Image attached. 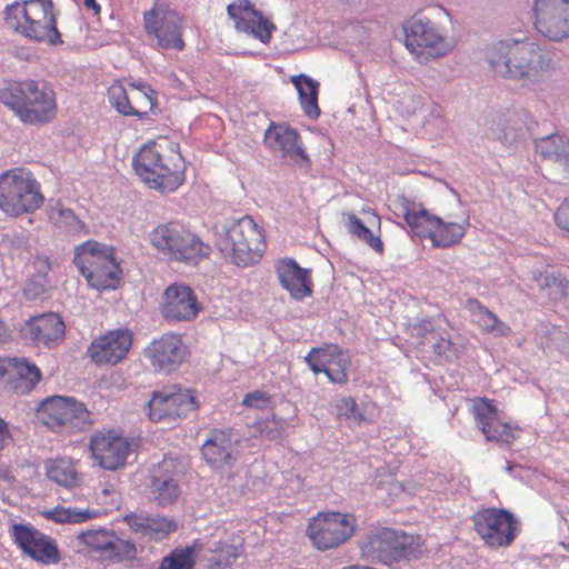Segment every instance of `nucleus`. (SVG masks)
<instances>
[{
    "label": "nucleus",
    "instance_id": "23",
    "mask_svg": "<svg viewBox=\"0 0 569 569\" xmlns=\"http://www.w3.org/2000/svg\"><path fill=\"white\" fill-rule=\"evenodd\" d=\"M186 347L179 335L164 333L153 339L144 349V357L158 372L170 373L186 359Z\"/></svg>",
    "mask_w": 569,
    "mask_h": 569
},
{
    "label": "nucleus",
    "instance_id": "5",
    "mask_svg": "<svg viewBox=\"0 0 569 569\" xmlns=\"http://www.w3.org/2000/svg\"><path fill=\"white\" fill-rule=\"evenodd\" d=\"M217 247L232 263L246 268L260 261L264 234L250 216H242L222 226Z\"/></svg>",
    "mask_w": 569,
    "mask_h": 569
},
{
    "label": "nucleus",
    "instance_id": "1",
    "mask_svg": "<svg viewBox=\"0 0 569 569\" xmlns=\"http://www.w3.org/2000/svg\"><path fill=\"white\" fill-rule=\"evenodd\" d=\"M485 59L496 78L527 89L538 87L556 67L555 53L527 37L493 41L487 47Z\"/></svg>",
    "mask_w": 569,
    "mask_h": 569
},
{
    "label": "nucleus",
    "instance_id": "26",
    "mask_svg": "<svg viewBox=\"0 0 569 569\" xmlns=\"http://www.w3.org/2000/svg\"><path fill=\"white\" fill-rule=\"evenodd\" d=\"M273 269L281 288L292 299L301 301L312 295L311 270L300 267L293 258L276 260Z\"/></svg>",
    "mask_w": 569,
    "mask_h": 569
},
{
    "label": "nucleus",
    "instance_id": "47",
    "mask_svg": "<svg viewBox=\"0 0 569 569\" xmlns=\"http://www.w3.org/2000/svg\"><path fill=\"white\" fill-rule=\"evenodd\" d=\"M109 102L119 113L123 116H134L139 119H143L148 114V111L142 112L131 106L126 89L120 84L112 86L109 89Z\"/></svg>",
    "mask_w": 569,
    "mask_h": 569
},
{
    "label": "nucleus",
    "instance_id": "3",
    "mask_svg": "<svg viewBox=\"0 0 569 569\" xmlns=\"http://www.w3.org/2000/svg\"><path fill=\"white\" fill-rule=\"evenodd\" d=\"M0 101L26 124L50 122L57 113L53 90L42 80L26 79L0 89Z\"/></svg>",
    "mask_w": 569,
    "mask_h": 569
},
{
    "label": "nucleus",
    "instance_id": "57",
    "mask_svg": "<svg viewBox=\"0 0 569 569\" xmlns=\"http://www.w3.org/2000/svg\"><path fill=\"white\" fill-rule=\"evenodd\" d=\"M556 224L569 236V198L566 199L555 213Z\"/></svg>",
    "mask_w": 569,
    "mask_h": 569
},
{
    "label": "nucleus",
    "instance_id": "58",
    "mask_svg": "<svg viewBox=\"0 0 569 569\" xmlns=\"http://www.w3.org/2000/svg\"><path fill=\"white\" fill-rule=\"evenodd\" d=\"M34 276H42L43 278H50L49 272L52 268L50 258L44 254H38L33 261Z\"/></svg>",
    "mask_w": 569,
    "mask_h": 569
},
{
    "label": "nucleus",
    "instance_id": "41",
    "mask_svg": "<svg viewBox=\"0 0 569 569\" xmlns=\"http://www.w3.org/2000/svg\"><path fill=\"white\" fill-rule=\"evenodd\" d=\"M537 333L540 336V347L545 352L558 351L561 355H569V339L561 328L549 323H540Z\"/></svg>",
    "mask_w": 569,
    "mask_h": 569
},
{
    "label": "nucleus",
    "instance_id": "15",
    "mask_svg": "<svg viewBox=\"0 0 569 569\" xmlns=\"http://www.w3.org/2000/svg\"><path fill=\"white\" fill-rule=\"evenodd\" d=\"M533 27L545 39L561 42L569 38V0H535Z\"/></svg>",
    "mask_w": 569,
    "mask_h": 569
},
{
    "label": "nucleus",
    "instance_id": "45",
    "mask_svg": "<svg viewBox=\"0 0 569 569\" xmlns=\"http://www.w3.org/2000/svg\"><path fill=\"white\" fill-rule=\"evenodd\" d=\"M347 230L350 234L366 242L371 249L378 253L383 252V243L380 237H376L372 231L367 228L363 222L353 213H347Z\"/></svg>",
    "mask_w": 569,
    "mask_h": 569
},
{
    "label": "nucleus",
    "instance_id": "9",
    "mask_svg": "<svg viewBox=\"0 0 569 569\" xmlns=\"http://www.w3.org/2000/svg\"><path fill=\"white\" fill-rule=\"evenodd\" d=\"M37 411L48 428L62 435L83 431L92 423L86 406L70 397H48L39 403Z\"/></svg>",
    "mask_w": 569,
    "mask_h": 569
},
{
    "label": "nucleus",
    "instance_id": "12",
    "mask_svg": "<svg viewBox=\"0 0 569 569\" xmlns=\"http://www.w3.org/2000/svg\"><path fill=\"white\" fill-rule=\"evenodd\" d=\"M143 26L146 32L157 39L159 48L183 50V20L168 3L156 1L153 7L143 13Z\"/></svg>",
    "mask_w": 569,
    "mask_h": 569
},
{
    "label": "nucleus",
    "instance_id": "21",
    "mask_svg": "<svg viewBox=\"0 0 569 569\" xmlns=\"http://www.w3.org/2000/svg\"><path fill=\"white\" fill-rule=\"evenodd\" d=\"M12 536L18 547L37 562L56 565L60 561V552L56 541L32 526L13 525Z\"/></svg>",
    "mask_w": 569,
    "mask_h": 569
},
{
    "label": "nucleus",
    "instance_id": "55",
    "mask_svg": "<svg viewBox=\"0 0 569 569\" xmlns=\"http://www.w3.org/2000/svg\"><path fill=\"white\" fill-rule=\"evenodd\" d=\"M242 405L248 408L266 409L270 405V396L264 391L257 390L246 395Z\"/></svg>",
    "mask_w": 569,
    "mask_h": 569
},
{
    "label": "nucleus",
    "instance_id": "32",
    "mask_svg": "<svg viewBox=\"0 0 569 569\" xmlns=\"http://www.w3.org/2000/svg\"><path fill=\"white\" fill-rule=\"evenodd\" d=\"M399 207L409 232L420 239L428 238L437 216L429 213L421 203H416L407 198H401Z\"/></svg>",
    "mask_w": 569,
    "mask_h": 569
},
{
    "label": "nucleus",
    "instance_id": "44",
    "mask_svg": "<svg viewBox=\"0 0 569 569\" xmlns=\"http://www.w3.org/2000/svg\"><path fill=\"white\" fill-rule=\"evenodd\" d=\"M42 516L57 523H81L94 516L89 509H79L76 507H56L42 511Z\"/></svg>",
    "mask_w": 569,
    "mask_h": 569
},
{
    "label": "nucleus",
    "instance_id": "20",
    "mask_svg": "<svg viewBox=\"0 0 569 569\" xmlns=\"http://www.w3.org/2000/svg\"><path fill=\"white\" fill-rule=\"evenodd\" d=\"M20 335L38 348L53 349L63 342L66 326L56 312L30 317L20 328Z\"/></svg>",
    "mask_w": 569,
    "mask_h": 569
},
{
    "label": "nucleus",
    "instance_id": "18",
    "mask_svg": "<svg viewBox=\"0 0 569 569\" xmlns=\"http://www.w3.org/2000/svg\"><path fill=\"white\" fill-rule=\"evenodd\" d=\"M264 144L274 156L296 166H309L299 132L286 123L271 122L264 131Z\"/></svg>",
    "mask_w": 569,
    "mask_h": 569
},
{
    "label": "nucleus",
    "instance_id": "59",
    "mask_svg": "<svg viewBox=\"0 0 569 569\" xmlns=\"http://www.w3.org/2000/svg\"><path fill=\"white\" fill-rule=\"evenodd\" d=\"M130 86L142 92V94L144 96V98L148 100V102L150 104V110H152V108L154 107V103H156L154 98H153V96L156 94V91L151 88V86L148 83H144V82H131Z\"/></svg>",
    "mask_w": 569,
    "mask_h": 569
},
{
    "label": "nucleus",
    "instance_id": "61",
    "mask_svg": "<svg viewBox=\"0 0 569 569\" xmlns=\"http://www.w3.org/2000/svg\"><path fill=\"white\" fill-rule=\"evenodd\" d=\"M228 542L221 540H213L207 543L206 550L211 552L212 556L219 553Z\"/></svg>",
    "mask_w": 569,
    "mask_h": 569
},
{
    "label": "nucleus",
    "instance_id": "31",
    "mask_svg": "<svg viewBox=\"0 0 569 569\" xmlns=\"http://www.w3.org/2000/svg\"><path fill=\"white\" fill-rule=\"evenodd\" d=\"M211 252V247L203 242L194 232L184 228L179 242L169 257L170 261L197 266Z\"/></svg>",
    "mask_w": 569,
    "mask_h": 569
},
{
    "label": "nucleus",
    "instance_id": "63",
    "mask_svg": "<svg viewBox=\"0 0 569 569\" xmlns=\"http://www.w3.org/2000/svg\"><path fill=\"white\" fill-rule=\"evenodd\" d=\"M83 4L87 9L94 10L97 14L100 12V6L96 0H83Z\"/></svg>",
    "mask_w": 569,
    "mask_h": 569
},
{
    "label": "nucleus",
    "instance_id": "17",
    "mask_svg": "<svg viewBox=\"0 0 569 569\" xmlns=\"http://www.w3.org/2000/svg\"><path fill=\"white\" fill-rule=\"evenodd\" d=\"M132 441L113 429L94 432L89 442L93 459L106 470H117L124 466L132 450Z\"/></svg>",
    "mask_w": 569,
    "mask_h": 569
},
{
    "label": "nucleus",
    "instance_id": "53",
    "mask_svg": "<svg viewBox=\"0 0 569 569\" xmlns=\"http://www.w3.org/2000/svg\"><path fill=\"white\" fill-rule=\"evenodd\" d=\"M3 243L14 253L28 251L30 248L29 237L24 232H12L6 234Z\"/></svg>",
    "mask_w": 569,
    "mask_h": 569
},
{
    "label": "nucleus",
    "instance_id": "33",
    "mask_svg": "<svg viewBox=\"0 0 569 569\" xmlns=\"http://www.w3.org/2000/svg\"><path fill=\"white\" fill-rule=\"evenodd\" d=\"M535 149L542 159L558 163L569 173V138L548 134L535 141Z\"/></svg>",
    "mask_w": 569,
    "mask_h": 569
},
{
    "label": "nucleus",
    "instance_id": "19",
    "mask_svg": "<svg viewBox=\"0 0 569 569\" xmlns=\"http://www.w3.org/2000/svg\"><path fill=\"white\" fill-rule=\"evenodd\" d=\"M535 121L522 107L511 106L491 116L488 137L503 143H513L531 130Z\"/></svg>",
    "mask_w": 569,
    "mask_h": 569
},
{
    "label": "nucleus",
    "instance_id": "6",
    "mask_svg": "<svg viewBox=\"0 0 569 569\" xmlns=\"http://www.w3.org/2000/svg\"><path fill=\"white\" fill-rule=\"evenodd\" d=\"M73 263L97 290L116 289L122 277L114 248L96 240H87L74 248Z\"/></svg>",
    "mask_w": 569,
    "mask_h": 569
},
{
    "label": "nucleus",
    "instance_id": "2",
    "mask_svg": "<svg viewBox=\"0 0 569 569\" xmlns=\"http://www.w3.org/2000/svg\"><path fill=\"white\" fill-rule=\"evenodd\" d=\"M178 144L150 141L141 147L132 163L137 174L152 189L172 192L184 180V160Z\"/></svg>",
    "mask_w": 569,
    "mask_h": 569
},
{
    "label": "nucleus",
    "instance_id": "35",
    "mask_svg": "<svg viewBox=\"0 0 569 569\" xmlns=\"http://www.w3.org/2000/svg\"><path fill=\"white\" fill-rule=\"evenodd\" d=\"M466 308L470 312L472 321L477 323L483 332H492L499 337H507L511 333V328L479 300L468 299Z\"/></svg>",
    "mask_w": 569,
    "mask_h": 569
},
{
    "label": "nucleus",
    "instance_id": "25",
    "mask_svg": "<svg viewBox=\"0 0 569 569\" xmlns=\"http://www.w3.org/2000/svg\"><path fill=\"white\" fill-rule=\"evenodd\" d=\"M201 306L198 302L194 291L187 284H170L163 293L162 315L169 321H191Z\"/></svg>",
    "mask_w": 569,
    "mask_h": 569
},
{
    "label": "nucleus",
    "instance_id": "38",
    "mask_svg": "<svg viewBox=\"0 0 569 569\" xmlns=\"http://www.w3.org/2000/svg\"><path fill=\"white\" fill-rule=\"evenodd\" d=\"M466 226H469L468 221L465 224H460L457 222H445L441 218L437 217L428 238L436 248H449L461 241L466 232Z\"/></svg>",
    "mask_w": 569,
    "mask_h": 569
},
{
    "label": "nucleus",
    "instance_id": "54",
    "mask_svg": "<svg viewBox=\"0 0 569 569\" xmlns=\"http://www.w3.org/2000/svg\"><path fill=\"white\" fill-rule=\"evenodd\" d=\"M337 415L339 417H345L348 419H361L362 415L358 409V405L355 398L345 397L337 401L336 403Z\"/></svg>",
    "mask_w": 569,
    "mask_h": 569
},
{
    "label": "nucleus",
    "instance_id": "64",
    "mask_svg": "<svg viewBox=\"0 0 569 569\" xmlns=\"http://www.w3.org/2000/svg\"><path fill=\"white\" fill-rule=\"evenodd\" d=\"M9 436L7 423L0 419V438L3 440Z\"/></svg>",
    "mask_w": 569,
    "mask_h": 569
},
{
    "label": "nucleus",
    "instance_id": "4",
    "mask_svg": "<svg viewBox=\"0 0 569 569\" xmlns=\"http://www.w3.org/2000/svg\"><path fill=\"white\" fill-rule=\"evenodd\" d=\"M7 23L18 33L48 46L62 44L52 0L16 1L6 8Z\"/></svg>",
    "mask_w": 569,
    "mask_h": 569
},
{
    "label": "nucleus",
    "instance_id": "39",
    "mask_svg": "<svg viewBox=\"0 0 569 569\" xmlns=\"http://www.w3.org/2000/svg\"><path fill=\"white\" fill-rule=\"evenodd\" d=\"M44 469L48 478L59 486L73 488L81 482V476L70 459H50L46 462Z\"/></svg>",
    "mask_w": 569,
    "mask_h": 569
},
{
    "label": "nucleus",
    "instance_id": "49",
    "mask_svg": "<svg viewBox=\"0 0 569 569\" xmlns=\"http://www.w3.org/2000/svg\"><path fill=\"white\" fill-rule=\"evenodd\" d=\"M260 435L268 440H278L286 436L288 422L283 418H266L257 423Z\"/></svg>",
    "mask_w": 569,
    "mask_h": 569
},
{
    "label": "nucleus",
    "instance_id": "22",
    "mask_svg": "<svg viewBox=\"0 0 569 569\" xmlns=\"http://www.w3.org/2000/svg\"><path fill=\"white\" fill-rule=\"evenodd\" d=\"M132 346L129 329H114L96 338L88 347V356L96 365L114 366L126 359Z\"/></svg>",
    "mask_w": 569,
    "mask_h": 569
},
{
    "label": "nucleus",
    "instance_id": "56",
    "mask_svg": "<svg viewBox=\"0 0 569 569\" xmlns=\"http://www.w3.org/2000/svg\"><path fill=\"white\" fill-rule=\"evenodd\" d=\"M413 329L416 330L418 337L423 338L427 341L435 339L439 333L436 329L433 319L430 318L421 319L415 325Z\"/></svg>",
    "mask_w": 569,
    "mask_h": 569
},
{
    "label": "nucleus",
    "instance_id": "40",
    "mask_svg": "<svg viewBox=\"0 0 569 569\" xmlns=\"http://www.w3.org/2000/svg\"><path fill=\"white\" fill-rule=\"evenodd\" d=\"M8 367L17 375L19 385L14 389L21 393L31 391L41 379L40 369L26 358H9Z\"/></svg>",
    "mask_w": 569,
    "mask_h": 569
},
{
    "label": "nucleus",
    "instance_id": "28",
    "mask_svg": "<svg viewBox=\"0 0 569 569\" xmlns=\"http://www.w3.org/2000/svg\"><path fill=\"white\" fill-rule=\"evenodd\" d=\"M237 440L231 432L213 430L201 447L206 462L216 470H230L238 461Z\"/></svg>",
    "mask_w": 569,
    "mask_h": 569
},
{
    "label": "nucleus",
    "instance_id": "14",
    "mask_svg": "<svg viewBox=\"0 0 569 569\" xmlns=\"http://www.w3.org/2000/svg\"><path fill=\"white\" fill-rule=\"evenodd\" d=\"M197 407V399L191 390L167 386L152 392L148 402V415L154 422L172 421L187 417Z\"/></svg>",
    "mask_w": 569,
    "mask_h": 569
},
{
    "label": "nucleus",
    "instance_id": "13",
    "mask_svg": "<svg viewBox=\"0 0 569 569\" xmlns=\"http://www.w3.org/2000/svg\"><path fill=\"white\" fill-rule=\"evenodd\" d=\"M473 529L491 548L510 546L518 535V521L515 516L501 508H482L471 518Z\"/></svg>",
    "mask_w": 569,
    "mask_h": 569
},
{
    "label": "nucleus",
    "instance_id": "46",
    "mask_svg": "<svg viewBox=\"0 0 569 569\" xmlns=\"http://www.w3.org/2000/svg\"><path fill=\"white\" fill-rule=\"evenodd\" d=\"M194 552V546L173 549L162 559L158 569H193L196 563Z\"/></svg>",
    "mask_w": 569,
    "mask_h": 569
},
{
    "label": "nucleus",
    "instance_id": "29",
    "mask_svg": "<svg viewBox=\"0 0 569 569\" xmlns=\"http://www.w3.org/2000/svg\"><path fill=\"white\" fill-rule=\"evenodd\" d=\"M123 520L132 532L149 540H161L178 528L176 521L169 517L146 512H130Z\"/></svg>",
    "mask_w": 569,
    "mask_h": 569
},
{
    "label": "nucleus",
    "instance_id": "52",
    "mask_svg": "<svg viewBox=\"0 0 569 569\" xmlns=\"http://www.w3.org/2000/svg\"><path fill=\"white\" fill-rule=\"evenodd\" d=\"M432 342L433 352L446 361H452L457 358V350L448 336L438 333Z\"/></svg>",
    "mask_w": 569,
    "mask_h": 569
},
{
    "label": "nucleus",
    "instance_id": "50",
    "mask_svg": "<svg viewBox=\"0 0 569 569\" xmlns=\"http://www.w3.org/2000/svg\"><path fill=\"white\" fill-rule=\"evenodd\" d=\"M50 278L31 274L23 287V295L29 300H38L50 289Z\"/></svg>",
    "mask_w": 569,
    "mask_h": 569
},
{
    "label": "nucleus",
    "instance_id": "62",
    "mask_svg": "<svg viewBox=\"0 0 569 569\" xmlns=\"http://www.w3.org/2000/svg\"><path fill=\"white\" fill-rule=\"evenodd\" d=\"M10 339V332L3 320L0 318V343L7 342Z\"/></svg>",
    "mask_w": 569,
    "mask_h": 569
},
{
    "label": "nucleus",
    "instance_id": "27",
    "mask_svg": "<svg viewBox=\"0 0 569 569\" xmlns=\"http://www.w3.org/2000/svg\"><path fill=\"white\" fill-rule=\"evenodd\" d=\"M471 410L476 423L487 441L509 445L515 440L516 436L512 427L500 420L492 400L486 398L477 399Z\"/></svg>",
    "mask_w": 569,
    "mask_h": 569
},
{
    "label": "nucleus",
    "instance_id": "11",
    "mask_svg": "<svg viewBox=\"0 0 569 569\" xmlns=\"http://www.w3.org/2000/svg\"><path fill=\"white\" fill-rule=\"evenodd\" d=\"M356 518L351 513L320 512L307 527L312 546L326 551L343 545L356 531Z\"/></svg>",
    "mask_w": 569,
    "mask_h": 569
},
{
    "label": "nucleus",
    "instance_id": "10",
    "mask_svg": "<svg viewBox=\"0 0 569 569\" xmlns=\"http://www.w3.org/2000/svg\"><path fill=\"white\" fill-rule=\"evenodd\" d=\"M402 28L405 46L421 62L445 57L453 48L439 27L426 17L415 14L405 21Z\"/></svg>",
    "mask_w": 569,
    "mask_h": 569
},
{
    "label": "nucleus",
    "instance_id": "8",
    "mask_svg": "<svg viewBox=\"0 0 569 569\" xmlns=\"http://www.w3.org/2000/svg\"><path fill=\"white\" fill-rule=\"evenodd\" d=\"M359 547L366 559L386 566L418 559L421 553L418 538L391 528H380L367 535Z\"/></svg>",
    "mask_w": 569,
    "mask_h": 569
},
{
    "label": "nucleus",
    "instance_id": "7",
    "mask_svg": "<svg viewBox=\"0 0 569 569\" xmlns=\"http://www.w3.org/2000/svg\"><path fill=\"white\" fill-rule=\"evenodd\" d=\"M43 202L41 186L31 171L13 168L0 174V210L7 216L32 213Z\"/></svg>",
    "mask_w": 569,
    "mask_h": 569
},
{
    "label": "nucleus",
    "instance_id": "48",
    "mask_svg": "<svg viewBox=\"0 0 569 569\" xmlns=\"http://www.w3.org/2000/svg\"><path fill=\"white\" fill-rule=\"evenodd\" d=\"M113 533L114 531L103 529L88 530L80 532L78 539L83 545L92 548V550L97 551L103 558L108 547H110V540Z\"/></svg>",
    "mask_w": 569,
    "mask_h": 569
},
{
    "label": "nucleus",
    "instance_id": "60",
    "mask_svg": "<svg viewBox=\"0 0 569 569\" xmlns=\"http://www.w3.org/2000/svg\"><path fill=\"white\" fill-rule=\"evenodd\" d=\"M349 366H350V360L343 353L342 349L340 348V353L337 356V358H335V361L332 362V366H331V370L336 371V372L342 370V372L345 375H348L347 373V369H348Z\"/></svg>",
    "mask_w": 569,
    "mask_h": 569
},
{
    "label": "nucleus",
    "instance_id": "24",
    "mask_svg": "<svg viewBox=\"0 0 569 569\" xmlns=\"http://www.w3.org/2000/svg\"><path fill=\"white\" fill-rule=\"evenodd\" d=\"M228 16L234 21L239 32H244L262 43H269L274 24L263 18L249 0H239L227 7Z\"/></svg>",
    "mask_w": 569,
    "mask_h": 569
},
{
    "label": "nucleus",
    "instance_id": "42",
    "mask_svg": "<svg viewBox=\"0 0 569 569\" xmlns=\"http://www.w3.org/2000/svg\"><path fill=\"white\" fill-rule=\"evenodd\" d=\"M48 217L57 228L62 229L67 233L79 234L86 231L84 223L76 213L59 202L49 208Z\"/></svg>",
    "mask_w": 569,
    "mask_h": 569
},
{
    "label": "nucleus",
    "instance_id": "30",
    "mask_svg": "<svg viewBox=\"0 0 569 569\" xmlns=\"http://www.w3.org/2000/svg\"><path fill=\"white\" fill-rule=\"evenodd\" d=\"M339 353L340 347L338 345H326L312 348L305 357V361L313 373H325L330 382L345 385L348 382V375H345L342 370L338 372L331 370L332 362Z\"/></svg>",
    "mask_w": 569,
    "mask_h": 569
},
{
    "label": "nucleus",
    "instance_id": "36",
    "mask_svg": "<svg viewBox=\"0 0 569 569\" xmlns=\"http://www.w3.org/2000/svg\"><path fill=\"white\" fill-rule=\"evenodd\" d=\"M291 81L299 93L300 106L305 114L309 119H318L320 116V108L318 104L319 83L303 73L293 76Z\"/></svg>",
    "mask_w": 569,
    "mask_h": 569
},
{
    "label": "nucleus",
    "instance_id": "34",
    "mask_svg": "<svg viewBox=\"0 0 569 569\" xmlns=\"http://www.w3.org/2000/svg\"><path fill=\"white\" fill-rule=\"evenodd\" d=\"M532 280L551 302H562L568 297L569 280L558 270L532 272Z\"/></svg>",
    "mask_w": 569,
    "mask_h": 569
},
{
    "label": "nucleus",
    "instance_id": "37",
    "mask_svg": "<svg viewBox=\"0 0 569 569\" xmlns=\"http://www.w3.org/2000/svg\"><path fill=\"white\" fill-rule=\"evenodd\" d=\"M184 228L186 227L178 221L161 223L150 232V241L152 246L169 260Z\"/></svg>",
    "mask_w": 569,
    "mask_h": 569
},
{
    "label": "nucleus",
    "instance_id": "43",
    "mask_svg": "<svg viewBox=\"0 0 569 569\" xmlns=\"http://www.w3.org/2000/svg\"><path fill=\"white\" fill-rule=\"evenodd\" d=\"M110 542L103 559L121 563L131 562L138 558V547L131 539H123L114 532Z\"/></svg>",
    "mask_w": 569,
    "mask_h": 569
},
{
    "label": "nucleus",
    "instance_id": "16",
    "mask_svg": "<svg viewBox=\"0 0 569 569\" xmlns=\"http://www.w3.org/2000/svg\"><path fill=\"white\" fill-rule=\"evenodd\" d=\"M182 471L176 459L164 457L149 476L147 491L150 500L159 507L174 503L181 495Z\"/></svg>",
    "mask_w": 569,
    "mask_h": 569
},
{
    "label": "nucleus",
    "instance_id": "51",
    "mask_svg": "<svg viewBox=\"0 0 569 569\" xmlns=\"http://www.w3.org/2000/svg\"><path fill=\"white\" fill-rule=\"evenodd\" d=\"M238 548L233 543H227L216 556L208 559L209 569H226L238 558Z\"/></svg>",
    "mask_w": 569,
    "mask_h": 569
}]
</instances>
